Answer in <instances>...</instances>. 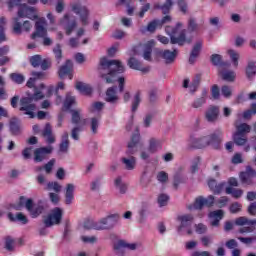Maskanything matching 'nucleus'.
Segmentation results:
<instances>
[{
	"label": "nucleus",
	"mask_w": 256,
	"mask_h": 256,
	"mask_svg": "<svg viewBox=\"0 0 256 256\" xmlns=\"http://www.w3.org/2000/svg\"><path fill=\"white\" fill-rule=\"evenodd\" d=\"M23 0H10L8 2L9 9L13 7H18L17 17L12 19V29L15 35H21L23 31H31V22L29 20L23 21V19H31L35 21L38 19L35 8L28 6L27 4H21ZM30 5H37L39 0H27Z\"/></svg>",
	"instance_id": "1"
},
{
	"label": "nucleus",
	"mask_w": 256,
	"mask_h": 256,
	"mask_svg": "<svg viewBox=\"0 0 256 256\" xmlns=\"http://www.w3.org/2000/svg\"><path fill=\"white\" fill-rule=\"evenodd\" d=\"M99 71L102 79H105L106 83H115L118 81L119 92L123 93L125 90V78L119 77L121 73L125 71V66L121 64L119 60H109L107 57L100 59Z\"/></svg>",
	"instance_id": "2"
},
{
	"label": "nucleus",
	"mask_w": 256,
	"mask_h": 256,
	"mask_svg": "<svg viewBox=\"0 0 256 256\" xmlns=\"http://www.w3.org/2000/svg\"><path fill=\"white\" fill-rule=\"evenodd\" d=\"M221 141H223V130L221 128H217L214 133L209 136L200 138H196L195 136L190 137V143H192L193 147L196 149H203V147H207V145H210L214 149H221Z\"/></svg>",
	"instance_id": "3"
},
{
	"label": "nucleus",
	"mask_w": 256,
	"mask_h": 256,
	"mask_svg": "<svg viewBox=\"0 0 256 256\" xmlns=\"http://www.w3.org/2000/svg\"><path fill=\"white\" fill-rule=\"evenodd\" d=\"M44 98H45V95L43 94V92L35 88L34 94H32L31 96L22 97L20 99L19 111L24 112V115H28L30 119H35L34 111L37 110V105H35L33 101H39Z\"/></svg>",
	"instance_id": "4"
},
{
	"label": "nucleus",
	"mask_w": 256,
	"mask_h": 256,
	"mask_svg": "<svg viewBox=\"0 0 256 256\" xmlns=\"http://www.w3.org/2000/svg\"><path fill=\"white\" fill-rule=\"evenodd\" d=\"M183 27V24L181 22H177L175 27L167 26L165 28V31L167 35L170 37V43L172 45H185V42L187 41V30L183 29L179 33V29ZM179 35L177 36V34Z\"/></svg>",
	"instance_id": "5"
},
{
	"label": "nucleus",
	"mask_w": 256,
	"mask_h": 256,
	"mask_svg": "<svg viewBox=\"0 0 256 256\" xmlns=\"http://www.w3.org/2000/svg\"><path fill=\"white\" fill-rule=\"evenodd\" d=\"M46 25L47 20H45V18L37 20L35 24L36 31L32 34V39H35V37H41L43 39V45H45V47H49L53 41L51 38L47 37V29H45Z\"/></svg>",
	"instance_id": "6"
},
{
	"label": "nucleus",
	"mask_w": 256,
	"mask_h": 256,
	"mask_svg": "<svg viewBox=\"0 0 256 256\" xmlns=\"http://www.w3.org/2000/svg\"><path fill=\"white\" fill-rule=\"evenodd\" d=\"M193 215L191 214H185L178 216V221H180V225L177 227V231L179 235H191L193 233V229L191 228L193 226Z\"/></svg>",
	"instance_id": "7"
},
{
	"label": "nucleus",
	"mask_w": 256,
	"mask_h": 256,
	"mask_svg": "<svg viewBox=\"0 0 256 256\" xmlns=\"http://www.w3.org/2000/svg\"><path fill=\"white\" fill-rule=\"evenodd\" d=\"M215 205V196L209 195L207 198L198 196L193 204L188 206L189 211H201L203 207H213Z\"/></svg>",
	"instance_id": "8"
},
{
	"label": "nucleus",
	"mask_w": 256,
	"mask_h": 256,
	"mask_svg": "<svg viewBox=\"0 0 256 256\" xmlns=\"http://www.w3.org/2000/svg\"><path fill=\"white\" fill-rule=\"evenodd\" d=\"M63 219V209L55 207L50 211L44 220L45 227H53V225H60Z\"/></svg>",
	"instance_id": "9"
},
{
	"label": "nucleus",
	"mask_w": 256,
	"mask_h": 256,
	"mask_svg": "<svg viewBox=\"0 0 256 256\" xmlns=\"http://www.w3.org/2000/svg\"><path fill=\"white\" fill-rule=\"evenodd\" d=\"M117 223H119V214H112L100 219L96 228L99 231H108L109 229H113Z\"/></svg>",
	"instance_id": "10"
},
{
	"label": "nucleus",
	"mask_w": 256,
	"mask_h": 256,
	"mask_svg": "<svg viewBox=\"0 0 256 256\" xmlns=\"http://www.w3.org/2000/svg\"><path fill=\"white\" fill-rule=\"evenodd\" d=\"M71 9L75 15H78L82 25H89V8L81 5V3H74Z\"/></svg>",
	"instance_id": "11"
},
{
	"label": "nucleus",
	"mask_w": 256,
	"mask_h": 256,
	"mask_svg": "<svg viewBox=\"0 0 256 256\" xmlns=\"http://www.w3.org/2000/svg\"><path fill=\"white\" fill-rule=\"evenodd\" d=\"M60 25L63 26L66 35L69 36L77 28V20L71 19L69 14H65L64 17L60 20Z\"/></svg>",
	"instance_id": "12"
},
{
	"label": "nucleus",
	"mask_w": 256,
	"mask_h": 256,
	"mask_svg": "<svg viewBox=\"0 0 256 256\" xmlns=\"http://www.w3.org/2000/svg\"><path fill=\"white\" fill-rule=\"evenodd\" d=\"M137 247V243H129L125 240H118L116 243H114V251H116V253H123L124 251H135Z\"/></svg>",
	"instance_id": "13"
},
{
	"label": "nucleus",
	"mask_w": 256,
	"mask_h": 256,
	"mask_svg": "<svg viewBox=\"0 0 256 256\" xmlns=\"http://www.w3.org/2000/svg\"><path fill=\"white\" fill-rule=\"evenodd\" d=\"M51 153H53V146L51 145L37 148L34 151V161L36 163H41V161L46 159L47 155H51Z\"/></svg>",
	"instance_id": "14"
},
{
	"label": "nucleus",
	"mask_w": 256,
	"mask_h": 256,
	"mask_svg": "<svg viewBox=\"0 0 256 256\" xmlns=\"http://www.w3.org/2000/svg\"><path fill=\"white\" fill-rule=\"evenodd\" d=\"M223 217H225V212L222 209L209 212L208 219H210L211 227H219Z\"/></svg>",
	"instance_id": "15"
},
{
	"label": "nucleus",
	"mask_w": 256,
	"mask_h": 256,
	"mask_svg": "<svg viewBox=\"0 0 256 256\" xmlns=\"http://www.w3.org/2000/svg\"><path fill=\"white\" fill-rule=\"evenodd\" d=\"M140 141H141V134H139V131H137L132 135L131 140L128 143L127 155H134L135 152H137V147H139Z\"/></svg>",
	"instance_id": "16"
},
{
	"label": "nucleus",
	"mask_w": 256,
	"mask_h": 256,
	"mask_svg": "<svg viewBox=\"0 0 256 256\" xmlns=\"http://www.w3.org/2000/svg\"><path fill=\"white\" fill-rule=\"evenodd\" d=\"M117 86H112L106 90V103H110V105H117L119 103V96L117 95Z\"/></svg>",
	"instance_id": "17"
},
{
	"label": "nucleus",
	"mask_w": 256,
	"mask_h": 256,
	"mask_svg": "<svg viewBox=\"0 0 256 256\" xmlns=\"http://www.w3.org/2000/svg\"><path fill=\"white\" fill-rule=\"evenodd\" d=\"M64 197H65V204L71 205L73 201L75 200V184L68 183L66 184L65 190H64Z\"/></svg>",
	"instance_id": "18"
},
{
	"label": "nucleus",
	"mask_w": 256,
	"mask_h": 256,
	"mask_svg": "<svg viewBox=\"0 0 256 256\" xmlns=\"http://www.w3.org/2000/svg\"><path fill=\"white\" fill-rule=\"evenodd\" d=\"M205 119L208 123H215L219 119V107L210 106L205 112Z\"/></svg>",
	"instance_id": "19"
},
{
	"label": "nucleus",
	"mask_w": 256,
	"mask_h": 256,
	"mask_svg": "<svg viewBox=\"0 0 256 256\" xmlns=\"http://www.w3.org/2000/svg\"><path fill=\"white\" fill-rule=\"evenodd\" d=\"M201 83V75H196L192 80L191 84L189 85V79H185L183 81L184 89H189L190 93H195L197 89H199V84Z\"/></svg>",
	"instance_id": "20"
},
{
	"label": "nucleus",
	"mask_w": 256,
	"mask_h": 256,
	"mask_svg": "<svg viewBox=\"0 0 256 256\" xmlns=\"http://www.w3.org/2000/svg\"><path fill=\"white\" fill-rule=\"evenodd\" d=\"M158 55L165 60V63H173V61H175V58L177 57V50H160L158 51Z\"/></svg>",
	"instance_id": "21"
},
{
	"label": "nucleus",
	"mask_w": 256,
	"mask_h": 256,
	"mask_svg": "<svg viewBox=\"0 0 256 256\" xmlns=\"http://www.w3.org/2000/svg\"><path fill=\"white\" fill-rule=\"evenodd\" d=\"M160 149H163V140L158 138H150L148 145L149 153H157V151H160Z\"/></svg>",
	"instance_id": "22"
},
{
	"label": "nucleus",
	"mask_w": 256,
	"mask_h": 256,
	"mask_svg": "<svg viewBox=\"0 0 256 256\" xmlns=\"http://www.w3.org/2000/svg\"><path fill=\"white\" fill-rule=\"evenodd\" d=\"M42 135L45 137L48 145H53V143H55V136H53V128H51V124L47 123L45 125Z\"/></svg>",
	"instance_id": "23"
},
{
	"label": "nucleus",
	"mask_w": 256,
	"mask_h": 256,
	"mask_svg": "<svg viewBox=\"0 0 256 256\" xmlns=\"http://www.w3.org/2000/svg\"><path fill=\"white\" fill-rule=\"evenodd\" d=\"M114 186L117 191H119L120 195H125V193H127V190L129 189V186L123 181V178H121V176H118L114 180Z\"/></svg>",
	"instance_id": "24"
},
{
	"label": "nucleus",
	"mask_w": 256,
	"mask_h": 256,
	"mask_svg": "<svg viewBox=\"0 0 256 256\" xmlns=\"http://www.w3.org/2000/svg\"><path fill=\"white\" fill-rule=\"evenodd\" d=\"M153 47H155V40H149L144 45L143 59H145V61H151V54L153 53Z\"/></svg>",
	"instance_id": "25"
},
{
	"label": "nucleus",
	"mask_w": 256,
	"mask_h": 256,
	"mask_svg": "<svg viewBox=\"0 0 256 256\" xmlns=\"http://www.w3.org/2000/svg\"><path fill=\"white\" fill-rule=\"evenodd\" d=\"M203 47V44L201 42H197L190 53L189 57V63L193 65L195 63V60L199 57V54L201 53V49Z\"/></svg>",
	"instance_id": "26"
},
{
	"label": "nucleus",
	"mask_w": 256,
	"mask_h": 256,
	"mask_svg": "<svg viewBox=\"0 0 256 256\" xmlns=\"http://www.w3.org/2000/svg\"><path fill=\"white\" fill-rule=\"evenodd\" d=\"M128 66L130 69H134L135 71H142L143 73H147V71H149L148 68H143L141 66V62L134 57H131L128 60Z\"/></svg>",
	"instance_id": "27"
},
{
	"label": "nucleus",
	"mask_w": 256,
	"mask_h": 256,
	"mask_svg": "<svg viewBox=\"0 0 256 256\" xmlns=\"http://www.w3.org/2000/svg\"><path fill=\"white\" fill-rule=\"evenodd\" d=\"M71 69H73V62H71V60H66L65 64L59 68L58 73L60 79H63L65 75H69V73H71Z\"/></svg>",
	"instance_id": "28"
},
{
	"label": "nucleus",
	"mask_w": 256,
	"mask_h": 256,
	"mask_svg": "<svg viewBox=\"0 0 256 256\" xmlns=\"http://www.w3.org/2000/svg\"><path fill=\"white\" fill-rule=\"evenodd\" d=\"M211 63L215 65V67H229L231 63L223 62V58L219 54L211 55Z\"/></svg>",
	"instance_id": "29"
},
{
	"label": "nucleus",
	"mask_w": 256,
	"mask_h": 256,
	"mask_svg": "<svg viewBox=\"0 0 256 256\" xmlns=\"http://www.w3.org/2000/svg\"><path fill=\"white\" fill-rule=\"evenodd\" d=\"M121 161L127 171H133V169H135V165H137V159L133 156L130 158L123 157Z\"/></svg>",
	"instance_id": "30"
},
{
	"label": "nucleus",
	"mask_w": 256,
	"mask_h": 256,
	"mask_svg": "<svg viewBox=\"0 0 256 256\" xmlns=\"http://www.w3.org/2000/svg\"><path fill=\"white\" fill-rule=\"evenodd\" d=\"M59 151L60 153H67L69 151V133L67 132H64L62 135Z\"/></svg>",
	"instance_id": "31"
},
{
	"label": "nucleus",
	"mask_w": 256,
	"mask_h": 256,
	"mask_svg": "<svg viewBox=\"0 0 256 256\" xmlns=\"http://www.w3.org/2000/svg\"><path fill=\"white\" fill-rule=\"evenodd\" d=\"M8 219H10V221H19L20 223H22V225H27L29 223V219H27V216H25L21 212H18L16 214V217L13 215V213H8Z\"/></svg>",
	"instance_id": "32"
},
{
	"label": "nucleus",
	"mask_w": 256,
	"mask_h": 256,
	"mask_svg": "<svg viewBox=\"0 0 256 256\" xmlns=\"http://www.w3.org/2000/svg\"><path fill=\"white\" fill-rule=\"evenodd\" d=\"M9 129H10V133H12V135H19V133L21 131V128L19 126V119H17L16 117L10 119Z\"/></svg>",
	"instance_id": "33"
},
{
	"label": "nucleus",
	"mask_w": 256,
	"mask_h": 256,
	"mask_svg": "<svg viewBox=\"0 0 256 256\" xmlns=\"http://www.w3.org/2000/svg\"><path fill=\"white\" fill-rule=\"evenodd\" d=\"M234 225H237L238 227H245V225H256V220H249L245 216H240L235 219Z\"/></svg>",
	"instance_id": "34"
},
{
	"label": "nucleus",
	"mask_w": 256,
	"mask_h": 256,
	"mask_svg": "<svg viewBox=\"0 0 256 256\" xmlns=\"http://www.w3.org/2000/svg\"><path fill=\"white\" fill-rule=\"evenodd\" d=\"M76 89L82 93V95H91V93H93V88L83 82L76 83Z\"/></svg>",
	"instance_id": "35"
},
{
	"label": "nucleus",
	"mask_w": 256,
	"mask_h": 256,
	"mask_svg": "<svg viewBox=\"0 0 256 256\" xmlns=\"http://www.w3.org/2000/svg\"><path fill=\"white\" fill-rule=\"evenodd\" d=\"M157 27H161V24H159V19H154L147 25L146 28H141L140 33H145L146 31L149 33H155V29H157Z\"/></svg>",
	"instance_id": "36"
},
{
	"label": "nucleus",
	"mask_w": 256,
	"mask_h": 256,
	"mask_svg": "<svg viewBox=\"0 0 256 256\" xmlns=\"http://www.w3.org/2000/svg\"><path fill=\"white\" fill-rule=\"evenodd\" d=\"M227 195H232L234 199H240V197H243V190L237 189L233 187H226L225 189Z\"/></svg>",
	"instance_id": "37"
},
{
	"label": "nucleus",
	"mask_w": 256,
	"mask_h": 256,
	"mask_svg": "<svg viewBox=\"0 0 256 256\" xmlns=\"http://www.w3.org/2000/svg\"><path fill=\"white\" fill-rule=\"evenodd\" d=\"M45 211V206L39 202L34 208L31 210L30 215L33 219H37L41 213Z\"/></svg>",
	"instance_id": "38"
},
{
	"label": "nucleus",
	"mask_w": 256,
	"mask_h": 256,
	"mask_svg": "<svg viewBox=\"0 0 256 256\" xmlns=\"http://www.w3.org/2000/svg\"><path fill=\"white\" fill-rule=\"evenodd\" d=\"M75 101H76L75 96H72L71 93H68L63 103L64 109H66V111H69V109H71V107L75 105Z\"/></svg>",
	"instance_id": "39"
},
{
	"label": "nucleus",
	"mask_w": 256,
	"mask_h": 256,
	"mask_svg": "<svg viewBox=\"0 0 256 256\" xmlns=\"http://www.w3.org/2000/svg\"><path fill=\"white\" fill-rule=\"evenodd\" d=\"M141 104V91H137L132 100V113H135L137 109H139V105Z\"/></svg>",
	"instance_id": "40"
},
{
	"label": "nucleus",
	"mask_w": 256,
	"mask_h": 256,
	"mask_svg": "<svg viewBox=\"0 0 256 256\" xmlns=\"http://www.w3.org/2000/svg\"><path fill=\"white\" fill-rule=\"evenodd\" d=\"M256 75V64L253 61L248 62V65L246 67V76L248 79H251L255 77Z\"/></svg>",
	"instance_id": "41"
},
{
	"label": "nucleus",
	"mask_w": 256,
	"mask_h": 256,
	"mask_svg": "<svg viewBox=\"0 0 256 256\" xmlns=\"http://www.w3.org/2000/svg\"><path fill=\"white\" fill-rule=\"evenodd\" d=\"M20 207H23V205H25L27 211H29L31 213V211H33V208L35 207L33 205V199L29 198L27 200H25L24 196L20 197V201H19Z\"/></svg>",
	"instance_id": "42"
},
{
	"label": "nucleus",
	"mask_w": 256,
	"mask_h": 256,
	"mask_svg": "<svg viewBox=\"0 0 256 256\" xmlns=\"http://www.w3.org/2000/svg\"><path fill=\"white\" fill-rule=\"evenodd\" d=\"M10 79L13 83H16V85H23V83H25V76L21 73H11Z\"/></svg>",
	"instance_id": "43"
},
{
	"label": "nucleus",
	"mask_w": 256,
	"mask_h": 256,
	"mask_svg": "<svg viewBox=\"0 0 256 256\" xmlns=\"http://www.w3.org/2000/svg\"><path fill=\"white\" fill-rule=\"evenodd\" d=\"M99 221H95L93 219H87L84 221V229H94L95 231H99Z\"/></svg>",
	"instance_id": "44"
},
{
	"label": "nucleus",
	"mask_w": 256,
	"mask_h": 256,
	"mask_svg": "<svg viewBox=\"0 0 256 256\" xmlns=\"http://www.w3.org/2000/svg\"><path fill=\"white\" fill-rule=\"evenodd\" d=\"M63 189V186L59 184L57 181H52L47 183V190L48 191H54L55 193H61V190Z\"/></svg>",
	"instance_id": "45"
},
{
	"label": "nucleus",
	"mask_w": 256,
	"mask_h": 256,
	"mask_svg": "<svg viewBox=\"0 0 256 256\" xmlns=\"http://www.w3.org/2000/svg\"><path fill=\"white\" fill-rule=\"evenodd\" d=\"M233 141L236 145H238L239 147H243V145L247 144V137H245V135H241V134H235L233 135Z\"/></svg>",
	"instance_id": "46"
},
{
	"label": "nucleus",
	"mask_w": 256,
	"mask_h": 256,
	"mask_svg": "<svg viewBox=\"0 0 256 256\" xmlns=\"http://www.w3.org/2000/svg\"><path fill=\"white\" fill-rule=\"evenodd\" d=\"M251 132V126L247 123H242L239 126H237V131L234 133L236 135H245V133Z\"/></svg>",
	"instance_id": "47"
},
{
	"label": "nucleus",
	"mask_w": 256,
	"mask_h": 256,
	"mask_svg": "<svg viewBox=\"0 0 256 256\" xmlns=\"http://www.w3.org/2000/svg\"><path fill=\"white\" fill-rule=\"evenodd\" d=\"M55 165V159H51L48 163H46L44 166H40L36 168V171H46V173L49 175L53 171V167Z\"/></svg>",
	"instance_id": "48"
},
{
	"label": "nucleus",
	"mask_w": 256,
	"mask_h": 256,
	"mask_svg": "<svg viewBox=\"0 0 256 256\" xmlns=\"http://www.w3.org/2000/svg\"><path fill=\"white\" fill-rule=\"evenodd\" d=\"M187 29L189 33H195V31L199 29V24H197V20L195 18L190 17L188 19Z\"/></svg>",
	"instance_id": "49"
},
{
	"label": "nucleus",
	"mask_w": 256,
	"mask_h": 256,
	"mask_svg": "<svg viewBox=\"0 0 256 256\" xmlns=\"http://www.w3.org/2000/svg\"><path fill=\"white\" fill-rule=\"evenodd\" d=\"M172 5H173V0H166V2L162 6L156 5L155 9H161L163 14L167 15V13H169Z\"/></svg>",
	"instance_id": "50"
},
{
	"label": "nucleus",
	"mask_w": 256,
	"mask_h": 256,
	"mask_svg": "<svg viewBox=\"0 0 256 256\" xmlns=\"http://www.w3.org/2000/svg\"><path fill=\"white\" fill-rule=\"evenodd\" d=\"M205 103H207L206 98L198 97L191 103V107L193 109H201Z\"/></svg>",
	"instance_id": "51"
},
{
	"label": "nucleus",
	"mask_w": 256,
	"mask_h": 256,
	"mask_svg": "<svg viewBox=\"0 0 256 256\" xmlns=\"http://www.w3.org/2000/svg\"><path fill=\"white\" fill-rule=\"evenodd\" d=\"M222 79L224 81H228L229 83H233L235 81V72L226 70L221 72Z\"/></svg>",
	"instance_id": "52"
},
{
	"label": "nucleus",
	"mask_w": 256,
	"mask_h": 256,
	"mask_svg": "<svg viewBox=\"0 0 256 256\" xmlns=\"http://www.w3.org/2000/svg\"><path fill=\"white\" fill-rule=\"evenodd\" d=\"M199 165H201V157L196 156L192 159L190 172L191 173H197V171H199Z\"/></svg>",
	"instance_id": "53"
},
{
	"label": "nucleus",
	"mask_w": 256,
	"mask_h": 256,
	"mask_svg": "<svg viewBox=\"0 0 256 256\" xmlns=\"http://www.w3.org/2000/svg\"><path fill=\"white\" fill-rule=\"evenodd\" d=\"M53 53L57 63H61V59H63V50L61 49V44H56V46L53 48Z\"/></svg>",
	"instance_id": "54"
},
{
	"label": "nucleus",
	"mask_w": 256,
	"mask_h": 256,
	"mask_svg": "<svg viewBox=\"0 0 256 256\" xmlns=\"http://www.w3.org/2000/svg\"><path fill=\"white\" fill-rule=\"evenodd\" d=\"M105 107V103L103 102H94L92 103L90 107L91 113H101L103 111V108Z\"/></svg>",
	"instance_id": "55"
},
{
	"label": "nucleus",
	"mask_w": 256,
	"mask_h": 256,
	"mask_svg": "<svg viewBox=\"0 0 256 256\" xmlns=\"http://www.w3.org/2000/svg\"><path fill=\"white\" fill-rule=\"evenodd\" d=\"M5 249L6 251H15V240L11 236L5 238Z\"/></svg>",
	"instance_id": "56"
},
{
	"label": "nucleus",
	"mask_w": 256,
	"mask_h": 256,
	"mask_svg": "<svg viewBox=\"0 0 256 256\" xmlns=\"http://www.w3.org/2000/svg\"><path fill=\"white\" fill-rule=\"evenodd\" d=\"M99 121H100V118L98 117H92L90 119V128L94 135L97 134V130L99 129Z\"/></svg>",
	"instance_id": "57"
},
{
	"label": "nucleus",
	"mask_w": 256,
	"mask_h": 256,
	"mask_svg": "<svg viewBox=\"0 0 256 256\" xmlns=\"http://www.w3.org/2000/svg\"><path fill=\"white\" fill-rule=\"evenodd\" d=\"M228 55L234 67H237L239 65V53H237L235 50H228Z\"/></svg>",
	"instance_id": "58"
},
{
	"label": "nucleus",
	"mask_w": 256,
	"mask_h": 256,
	"mask_svg": "<svg viewBox=\"0 0 256 256\" xmlns=\"http://www.w3.org/2000/svg\"><path fill=\"white\" fill-rule=\"evenodd\" d=\"M187 181V178L181 174H175L174 176V187L177 189L181 183H185Z\"/></svg>",
	"instance_id": "59"
},
{
	"label": "nucleus",
	"mask_w": 256,
	"mask_h": 256,
	"mask_svg": "<svg viewBox=\"0 0 256 256\" xmlns=\"http://www.w3.org/2000/svg\"><path fill=\"white\" fill-rule=\"evenodd\" d=\"M42 60L41 55H34L30 57V63L34 68L40 67Z\"/></svg>",
	"instance_id": "60"
},
{
	"label": "nucleus",
	"mask_w": 256,
	"mask_h": 256,
	"mask_svg": "<svg viewBox=\"0 0 256 256\" xmlns=\"http://www.w3.org/2000/svg\"><path fill=\"white\" fill-rule=\"evenodd\" d=\"M242 208H243V205H241V203H239V202H234V203H232V204L230 205L229 211H230V213H232L233 215H235L236 213H239Z\"/></svg>",
	"instance_id": "61"
},
{
	"label": "nucleus",
	"mask_w": 256,
	"mask_h": 256,
	"mask_svg": "<svg viewBox=\"0 0 256 256\" xmlns=\"http://www.w3.org/2000/svg\"><path fill=\"white\" fill-rule=\"evenodd\" d=\"M168 202H169V195L160 194L158 196V205H159V207H165V205H167Z\"/></svg>",
	"instance_id": "62"
},
{
	"label": "nucleus",
	"mask_w": 256,
	"mask_h": 256,
	"mask_svg": "<svg viewBox=\"0 0 256 256\" xmlns=\"http://www.w3.org/2000/svg\"><path fill=\"white\" fill-rule=\"evenodd\" d=\"M255 114H256V103H253L252 104V109L244 111L243 118L244 119H251V116L255 115Z\"/></svg>",
	"instance_id": "63"
},
{
	"label": "nucleus",
	"mask_w": 256,
	"mask_h": 256,
	"mask_svg": "<svg viewBox=\"0 0 256 256\" xmlns=\"http://www.w3.org/2000/svg\"><path fill=\"white\" fill-rule=\"evenodd\" d=\"M195 231L198 235H204V233H207V225L203 223L196 224Z\"/></svg>",
	"instance_id": "64"
}]
</instances>
